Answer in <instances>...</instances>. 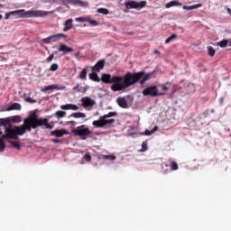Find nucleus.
I'll use <instances>...</instances> for the list:
<instances>
[{"label":"nucleus","mask_w":231,"mask_h":231,"mask_svg":"<svg viewBox=\"0 0 231 231\" xmlns=\"http://www.w3.org/2000/svg\"><path fill=\"white\" fill-rule=\"evenodd\" d=\"M20 116H13L7 118H0V127H4L5 133L13 131L14 137L23 136L26 133H32V129H37V127H46V129H53V125H50L49 118H39L37 114L32 113L28 117L23 119V124L21 126H14L12 124H19L22 122Z\"/></svg>","instance_id":"f257e3e1"},{"label":"nucleus","mask_w":231,"mask_h":231,"mask_svg":"<svg viewBox=\"0 0 231 231\" xmlns=\"http://www.w3.org/2000/svg\"><path fill=\"white\" fill-rule=\"evenodd\" d=\"M155 71H152L150 73H145V71L139 72H126L124 77H122V82L119 84H114L111 86L112 91H124V89H127V88H131V86H134V84L140 83V86H143L147 80H151V77L154 75Z\"/></svg>","instance_id":"f03ea898"},{"label":"nucleus","mask_w":231,"mask_h":231,"mask_svg":"<svg viewBox=\"0 0 231 231\" xmlns=\"http://www.w3.org/2000/svg\"><path fill=\"white\" fill-rule=\"evenodd\" d=\"M53 14V11H42V10H29L25 11L24 9L18 10V16L22 19H28L32 17H46Z\"/></svg>","instance_id":"7ed1b4c3"},{"label":"nucleus","mask_w":231,"mask_h":231,"mask_svg":"<svg viewBox=\"0 0 231 231\" xmlns=\"http://www.w3.org/2000/svg\"><path fill=\"white\" fill-rule=\"evenodd\" d=\"M118 115L116 112H109L106 115H104L99 117L98 120L93 121L92 125L94 127H106V125H111V124H115V119H107V118H113V116H116Z\"/></svg>","instance_id":"20e7f679"},{"label":"nucleus","mask_w":231,"mask_h":231,"mask_svg":"<svg viewBox=\"0 0 231 231\" xmlns=\"http://www.w3.org/2000/svg\"><path fill=\"white\" fill-rule=\"evenodd\" d=\"M5 133V134L0 137V152H4L5 149H6V144L5 143V140H17V137H15V134L14 133V131L8 130Z\"/></svg>","instance_id":"39448f33"},{"label":"nucleus","mask_w":231,"mask_h":231,"mask_svg":"<svg viewBox=\"0 0 231 231\" xmlns=\"http://www.w3.org/2000/svg\"><path fill=\"white\" fill-rule=\"evenodd\" d=\"M146 5V1L136 2L134 0H131L125 3L126 10H142V8H145Z\"/></svg>","instance_id":"423d86ee"},{"label":"nucleus","mask_w":231,"mask_h":231,"mask_svg":"<svg viewBox=\"0 0 231 231\" xmlns=\"http://www.w3.org/2000/svg\"><path fill=\"white\" fill-rule=\"evenodd\" d=\"M143 97H163V95H165V93L159 92L158 87H156V86H150L143 90Z\"/></svg>","instance_id":"0eeeda50"},{"label":"nucleus","mask_w":231,"mask_h":231,"mask_svg":"<svg viewBox=\"0 0 231 231\" xmlns=\"http://www.w3.org/2000/svg\"><path fill=\"white\" fill-rule=\"evenodd\" d=\"M101 82L104 84H119L122 82V77L111 76V74H102Z\"/></svg>","instance_id":"6e6552de"},{"label":"nucleus","mask_w":231,"mask_h":231,"mask_svg":"<svg viewBox=\"0 0 231 231\" xmlns=\"http://www.w3.org/2000/svg\"><path fill=\"white\" fill-rule=\"evenodd\" d=\"M74 134L76 136H80V138H83V140H86V136H89L91 134V130L89 128L86 127L85 125L78 126L77 129L73 131Z\"/></svg>","instance_id":"1a4fd4ad"},{"label":"nucleus","mask_w":231,"mask_h":231,"mask_svg":"<svg viewBox=\"0 0 231 231\" xmlns=\"http://www.w3.org/2000/svg\"><path fill=\"white\" fill-rule=\"evenodd\" d=\"M60 37H63V39H68V35L64 33H57L54 35H51L45 39L42 40V42L44 44H51V42H57V41L60 40Z\"/></svg>","instance_id":"9d476101"},{"label":"nucleus","mask_w":231,"mask_h":231,"mask_svg":"<svg viewBox=\"0 0 231 231\" xmlns=\"http://www.w3.org/2000/svg\"><path fill=\"white\" fill-rule=\"evenodd\" d=\"M59 46H60V48L58 49V51H54L55 54L61 52V53H63V55H66V53L73 52V48L69 47L68 45H66L62 42H59Z\"/></svg>","instance_id":"9b49d317"},{"label":"nucleus","mask_w":231,"mask_h":231,"mask_svg":"<svg viewBox=\"0 0 231 231\" xmlns=\"http://www.w3.org/2000/svg\"><path fill=\"white\" fill-rule=\"evenodd\" d=\"M81 102H82V106L85 107V109L88 107H93V106L97 104V102L94 99L88 97H82Z\"/></svg>","instance_id":"f8f14e48"},{"label":"nucleus","mask_w":231,"mask_h":231,"mask_svg":"<svg viewBox=\"0 0 231 231\" xmlns=\"http://www.w3.org/2000/svg\"><path fill=\"white\" fill-rule=\"evenodd\" d=\"M106 66V60H99L94 67L91 68L92 71H97V73H100V69H102Z\"/></svg>","instance_id":"ddd939ff"},{"label":"nucleus","mask_w":231,"mask_h":231,"mask_svg":"<svg viewBox=\"0 0 231 231\" xmlns=\"http://www.w3.org/2000/svg\"><path fill=\"white\" fill-rule=\"evenodd\" d=\"M64 134H69L67 130L61 129V130H53L51 132V136H56V138H62Z\"/></svg>","instance_id":"4468645a"},{"label":"nucleus","mask_w":231,"mask_h":231,"mask_svg":"<svg viewBox=\"0 0 231 231\" xmlns=\"http://www.w3.org/2000/svg\"><path fill=\"white\" fill-rule=\"evenodd\" d=\"M63 111H79V106L73 104H67L60 106Z\"/></svg>","instance_id":"2eb2a0df"},{"label":"nucleus","mask_w":231,"mask_h":231,"mask_svg":"<svg viewBox=\"0 0 231 231\" xmlns=\"http://www.w3.org/2000/svg\"><path fill=\"white\" fill-rule=\"evenodd\" d=\"M116 102L119 107H122L123 109H127V107H129V105L127 104V100H125V97H117Z\"/></svg>","instance_id":"dca6fc26"},{"label":"nucleus","mask_w":231,"mask_h":231,"mask_svg":"<svg viewBox=\"0 0 231 231\" xmlns=\"http://www.w3.org/2000/svg\"><path fill=\"white\" fill-rule=\"evenodd\" d=\"M52 89H58V90H62V89H66L65 86H57V85H50L45 87L44 89H42L43 93H46V91H51Z\"/></svg>","instance_id":"f3484780"},{"label":"nucleus","mask_w":231,"mask_h":231,"mask_svg":"<svg viewBox=\"0 0 231 231\" xmlns=\"http://www.w3.org/2000/svg\"><path fill=\"white\" fill-rule=\"evenodd\" d=\"M73 28V19L69 18L65 21L63 32H69Z\"/></svg>","instance_id":"a211bd4d"},{"label":"nucleus","mask_w":231,"mask_h":231,"mask_svg":"<svg viewBox=\"0 0 231 231\" xmlns=\"http://www.w3.org/2000/svg\"><path fill=\"white\" fill-rule=\"evenodd\" d=\"M21 104L19 103H13L12 105H10L6 111H21Z\"/></svg>","instance_id":"6ab92c4d"},{"label":"nucleus","mask_w":231,"mask_h":231,"mask_svg":"<svg viewBox=\"0 0 231 231\" xmlns=\"http://www.w3.org/2000/svg\"><path fill=\"white\" fill-rule=\"evenodd\" d=\"M65 3H69V5H76L77 6H84L86 5L84 2L80 0H62Z\"/></svg>","instance_id":"aec40b11"},{"label":"nucleus","mask_w":231,"mask_h":231,"mask_svg":"<svg viewBox=\"0 0 231 231\" xmlns=\"http://www.w3.org/2000/svg\"><path fill=\"white\" fill-rule=\"evenodd\" d=\"M181 5L182 4L180 1L172 0L166 4L165 8H172V6H181Z\"/></svg>","instance_id":"412c9836"},{"label":"nucleus","mask_w":231,"mask_h":231,"mask_svg":"<svg viewBox=\"0 0 231 231\" xmlns=\"http://www.w3.org/2000/svg\"><path fill=\"white\" fill-rule=\"evenodd\" d=\"M90 80H93V82H101V79L98 77V74L95 71H93L92 73H90L88 75Z\"/></svg>","instance_id":"4be33fe9"},{"label":"nucleus","mask_w":231,"mask_h":231,"mask_svg":"<svg viewBox=\"0 0 231 231\" xmlns=\"http://www.w3.org/2000/svg\"><path fill=\"white\" fill-rule=\"evenodd\" d=\"M165 167H171V171H178L179 167H178V162H176L175 161H170V164L169 163H165L164 164Z\"/></svg>","instance_id":"5701e85b"},{"label":"nucleus","mask_w":231,"mask_h":231,"mask_svg":"<svg viewBox=\"0 0 231 231\" xmlns=\"http://www.w3.org/2000/svg\"><path fill=\"white\" fill-rule=\"evenodd\" d=\"M69 118H86V114L81 112L72 113Z\"/></svg>","instance_id":"b1692460"},{"label":"nucleus","mask_w":231,"mask_h":231,"mask_svg":"<svg viewBox=\"0 0 231 231\" xmlns=\"http://www.w3.org/2000/svg\"><path fill=\"white\" fill-rule=\"evenodd\" d=\"M183 10H196L197 8H201V4H197L194 5H184Z\"/></svg>","instance_id":"393cba45"},{"label":"nucleus","mask_w":231,"mask_h":231,"mask_svg":"<svg viewBox=\"0 0 231 231\" xmlns=\"http://www.w3.org/2000/svg\"><path fill=\"white\" fill-rule=\"evenodd\" d=\"M79 79L81 80H88V69H83L81 72H79Z\"/></svg>","instance_id":"a878e982"},{"label":"nucleus","mask_w":231,"mask_h":231,"mask_svg":"<svg viewBox=\"0 0 231 231\" xmlns=\"http://www.w3.org/2000/svg\"><path fill=\"white\" fill-rule=\"evenodd\" d=\"M230 44V42L228 40H222L217 43V46L220 48H226Z\"/></svg>","instance_id":"bb28decb"},{"label":"nucleus","mask_w":231,"mask_h":231,"mask_svg":"<svg viewBox=\"0 0 231 231\" xmlns=\"http://www.w3.org/2000/svg\"><path fill=\"white\" fill-rule=\"evenodd\" d=\"M54 116H57V118H64L66 117V112L62 110H58L57 112H55Z\"/></svg>","instance_id":"cd10ccee"},{"label":"nucleus","mask_w":231,"mask_h":231,"mask_svg":"<svg viewBox=\"0 0 231 231\" xmlns=\"http://www.w3.org/2000/svg\"><path fill=\"white\" fill-rule=\"evenodd\" d=\"M9 143L14 147V149H17V151H21V143L15 142V141H9Z\"/></svg>","instance_id":"c85d7f7f"},{"label":"nucleus","mask_w":231,"mask_h":231,"mask_svg":"<svg viewBox=\"0 0 231 231\" xmlns=\"http://www.w3.org/2000/svg\"><path fill=\"white\" fill-rule=\"evenodd\" d=\"M97 14H102L103 15H107V14H109V9H107V8H98L97 9Z\"/></svg>","instance_id":"c756f323"},{"label":"nucleus","mask_w":231,"mask_h":231,"mask_svg":"<svg viewBox=\"0 0 231 231\" xmlns=\"http://www.w3.org/2000/svg\"><path fill=\"white\" fill-rule=\"evenodd\" d=\"M15 14H19V10L11 11V12H9V13H6V14H5V19H6V20L10 19V16H11V15H15Z\"/></svg>","instance_id":"7c9ffc66"},{"label":"nucleus","mask_w":231,"mask_h":231,"mask_svg":"<svg viewBox=\"0 0 231 231\" xmlns=\"http://www.w3.org/2000/svg\"><path fill=\"white\" fill-rule=\"evenodd\" d=\"M156 131H158V126H155L152 131L146 130L145 134L146 136H151V134H153Z\"/></svg>","instance_id":"2f4dec72"},{"label":"nucleus","mask_w":231,"mask_h":231,"mask_svg":"<svg viewBox=\"0 0 231 231\" xmlns=\"http://www.w3.org/2000/svg\"><path fill=\"white\" fill-rule=\"evenodd\" d=\"M87 23H89L92 26H98V22L97 20H92L91 18H88Z\"/></svg>","instance_id":"473e14b6"},{"label":"nucleus","mask_w":231,"mask_h":231,"mask_svg":"<svg viewBox=\"0 0 231 231\" xmlns=\"http://www.w3.org/2000/svg\"><path fill=\"white\" fill-rule=\"evenodd\" d=\"M176 37H178L177 34L171 35L165 40V44H169V42H171V41H173V39H176Z\"/></svg>","instance_id":"72a5a7b5"},{"label":"nucleus","mask_w":231,"mask_h":231,"mask_svg":"<svg viewBox=\"0 0 231 231\" xmlns=\"http://www.w3.org/2000/svg\"><path fill=\"white\" fill-rule=\"evenodd\" d=\"M57 69H59V64H57V63H52V64L51 65L50 71H57Z\"/></svg>","instance_id":"f704fd0d"},{"label":"nucleus","mask_w":231,"mask_h":231,"mask_svg":"<svg viewBox=\"0 0 231 231\" xmlns=\"http://www.w3.org/2000/svg\"><path fill=\"white\" fill-rule=\"evenodd\" d=\"M208 51V55L210 57H214V55H216V50H214V48L209 47Z\"/></svg>","instance_id":"c9c22d12"},{"label":"nucleus","mask_w":231,"mask_h":231,"mask_svg":"<svg viewBox=\"0 0 231 231\" xmlns=\"http://www.w3.org/2000/svg\"><path fill=\"white\" fill-rule=\"evenodd\" d=\"M147 151V141L143 142L141 152H145Z\"/></svg>","instance_id":"e433bc0d"},{"label":"nucleus","mask_w":231,"mask_h":231,"mask_svg":"<svg viewBox=\"0 0 231 231\" xmlns=\"http://www.w3.org/2000/svg\"><path fill=\"white\" fill-rule=\"evenodd\" d=\"M88 18H85V17H78V18H76V21L78 23H88Z\"/></svg>","instance_id":"4c0bfd02"},{"label":"nucleus","mask_w":231,"mask_h":231,"mask_svg":"<svg viewBox=\"0 0 231 231\" xmlns=\"http://www.w3.org/2000/svg\"><path fill=\"white\" fill-rule=\"evenodd\" d=\"M53 59H55V54H51V55L46 59V61H47V62H51V60H53Z\"/></svg>","instance_id":"58836bf2"},{"label":"nucleus","mask_w":231,"mask_h":231,"mask_svg":"<svg viewBox=\"0 0 231 231\" xmlns=\"http://www.w3.org/2000/svg\"><path fill=\"white\" fill-rule=\"evenodd\" d=\"M88 89V87H79V93H86Z\"/></svg>","instance_id":"ea45409f"},{"label":"nucleus","mask_w":231,"mask_h":231,"mask_svg":"<svg viewBox=\"0 0 231 231\" xmlns=\"http://www.w3.org/2000/svg\"><path fill=\"white\" fill-rule=\"evenodd\" d=\"M84 160H86V162H91V155L89 153H86L84 155Z\"/></svg>","instance_id":"a19ab883"},{"label":"nucleus","mask_w":231,"mask_h":231,"mask_svg":"<svg viewBox=\"0 0 231 231\" xmlns=\"http://www.w3.org/2000/svg\"><path fill=\"white\" fill-rule=\"evenodd\" d=\"M72 89H73V91H78V93H79V91H80V84H77Z\"/></svg>","instance_id":"79ce46f5"},{"label":"nucleus","mask_w":231,"mask_h":231,"mask_svg":"<svg viewBox=\"0 0 231 231\" xmlns=\"http://www.w3.org/2000/svg\"><path fill=\"white\" fill-rule=\"evenodd\" d=\"M26 102H30V104H35V99H32V97H26Z\"/></svg>","instance_id":"37998d69"},{"label":"nucleus","mask_w":231,"mask_h":231,"mask_svg":"<svg viewBox=\"0 0 231 231\" xmlns=\"http://www.w3.org/2000/svg\"><path fill=\"white\" fill-rule=\"evenodd\" d=\"M67 125H73V126H75V125H77V122H75V121H69L67 123Z\"/></svg>","instance_id":"c03bdc74"},{"label":"nucleus","mask_w":231,"mask_h":231,"mask_svg":"<svg viewBox=\"0 0 231 231\" xmlns=\"http://www.w3.org/2000/svg\"><path fill=\"white\" fill-rule=\"evenodd\" d=\"M51 142H53V143H62V141L59 139H52Z\"/></svg>","instance_id":"a18cd8bd"},{"label":"nucleus","mask_w":231,"mask_h":231,"mask_svg":"<svg viewBox=\"0 0 231 231\" xmlns=\"http://www.w3.org/2000/svg\"><path fill=\"white\" fill-rule=\"evenodd\" d=\"M162 91H169V88L165 85H162Z\"/></svg>","instance_id":"49530a36"},{"label":"nucleus","mask_w":231,"mask_h":231,"mask_svg":"<svg viewBox=\"0 0 231 231\" xmlns=\"http://www.w3.org/2000/svg\"><path fill=\"white\" fill-rule=\"evenodd\" d=\"M57 0H46L44 3H55Z\"/></svg>","instance_id":"de8ad7c7"},{"label":"nucleus","mask_w":231,"mask_h":231,"mask_svg":"<svg viewBox=\"0 0 231 231\" xmlns=\"http://www.w3.org/2000/svg\"><path fill=\"white\" fill-rule=\"evenodd\" d=\"M108 158H109L110 160H116V156H108Z\"/></svg>","instance_id":"09e8293b"},{"label":"nucleus","mask_w":231,"mask_h":231,"mask_svg":"<svg viewBox=\"0 0 231 231\" xmlns=\"http://www.w3.org/2000/svg\"><path fill=\"white\" fill-rule=\"evenodd\" d=\"M154 53H155V54H160V51H157V50H156V51H154Z\"/></svg>","instance_id":"8fccbe9b"},{"label":"nucleus","mask_w":231,"mask_h":231,"mask_svg":"<svg viewBox=\"0 0 231 231\" xmlns=\"http://www.w3.org/2000/svg\"><path fill=\"white\" fill-rule=\"evenodd\" d=\"M0 136H5V134H3V131H0Z\"/></svg>","instance_id":"3c124183"},{"label":"nucleus","mask_w":231,"mask_h":231,"mask_svg":"<svg viewBox=\"0 0 231 231\" xmlns=\"http://www.w3.org/2000/svg\"><path fill=\"white\" fill-rule=\"evenodd\" d=\"M5 5H3V4H0V8H3Z\"/></svg>","instance_id":"603ef678"},{"label":"nucleus","mask_w":231,"mask_h":231,"mask_svg":"<svg viewBox=\"0 0 231 231\" xmlns=\"http://www.w3.org/2000/svg\"><path fill=\"white\" fill-rule=\"evenodd\" d=\"M1 19H3V14H0V21H1Z\"/></svg>","instance_id":"864d4df0"},{"label":"nucleus","mask_w":231,"mask_h":231,"mask_svg":"<svg viewBox=\"0 0 231 231\" xmlns=\"http://www.w3.org/2000/svg\"><path fill=\"white\" fill-rule=\"evenodd\" d=\"M227 11H228V13L230 14V12H231L230 9H227Z\"/></svg>","instance_id":"5fc2aeb1"}]
</instances>
